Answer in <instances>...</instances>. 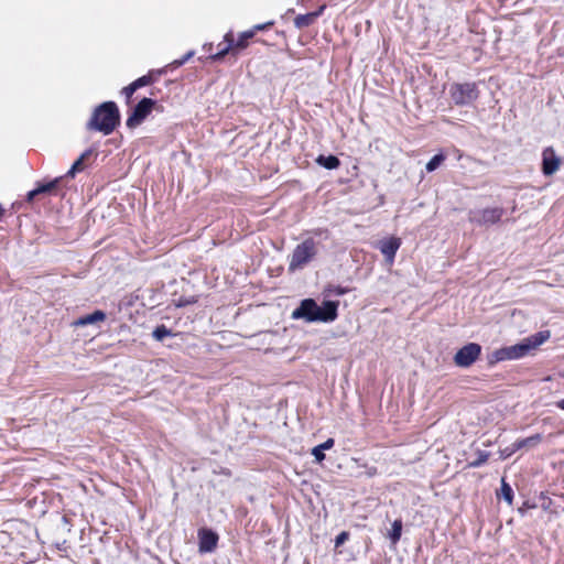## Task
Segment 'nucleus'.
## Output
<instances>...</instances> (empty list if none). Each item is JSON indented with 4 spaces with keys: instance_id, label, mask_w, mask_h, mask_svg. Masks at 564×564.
I'll return each instance as SVG.
<instances>
[{
    "instance_id": "obj_20",
    "label": "nucleus",
    "mask_w": 564,
    "mask_h": 564,
    "mask_svg": "<svg viewBox=\"0 0 564 564\" xmlns=\"http://www.w3.org/2000/svg\"><path fill=\"white\" fill-rule=\"evenodd\" d=\"M401 532H402V521L401 520H395L393 523H392V529L389 533V538L391 540V542L393 544H395L400 538H401Z\"/></svg>"
},
{
    "instance_id": "obj_1",
    "label": "nucleus",
    "mask_w": 564,
    "mask_h": 564,
    "mask_svg": "<svg viewBox=\"0 0 564 564\" xmlns=\"http://www.w3.org/2000/svg\"><path fill=\"white\" fill-rule=\"evenodd\" d=\"M338 305L337 301H324L318 305L315 300L305 299L292 312V318L304 319L307 323H330L338 316Z\"/></svg>"
},
{
    "instance_id": "obj_7",
    "label": "nucleus",
    "mask_w": 564,
    "mask_h": 564,
    "mask_svg": "<svg viewBox=\"0 0 564 564\" xmlns=\"http://www.w3.org/2000/svg\"><path fill=\"white\" fill-rule=\"evenodd\" d=\"M481 352L480 345L476 343H469L462 347L454 356V361L458 367H469L479 357Z\"/></svg>"
},
{
    "instance_id": "obj_19",
    "label": "nucleus",
    "mask_w": 564,
    "mask_h": 564,
    "mask_svg": "<svg viewBox=\"0 0 564 564\" xmlns=\"http://www.w3.org/2000/svg\"><path fill=\"white\" fill-rule=\"evenodd\" d=\"M225 41L227 42V45L224 47H220V51L212 56L213 59L218 61V59L223 58L228 53V51L232 47L234 39L230 33L226 34Z\"/></svg>"
},
{
    "instance_id": "obj_33",
    "label": "nucleus",
    "mask_w": 564,
    "mask_h": 564,
    "mask_svg": "<svg viewBox=\"0 0 564 564\" xmlns=\"http://www.w3.org/2000/svg\"><path fill=\"white\" fill-rule=\"evenodd\" d=\"M40 195V192H37V187L33 191L28 193V202H32L35 196Z\"/></svg>"
},
{
    "instance_id": "obj_2",
    "label": "nucleus",
    "mask_w": 564,
    "mask_h": 564,
    "mask_svg": "<svg viewBox=\"0 0 564 564\" xmlns=\"http://www.w3.org/2000/svg\"><path fill=\"white\" fill-rule=\"evenodd\" d=\"M120 115L113 101H106L97 107L87 124L88 129L110 134L119 124Z\"/></svg>"
},
{
    "instance_id": "obj_4",
    "label": "nucleus",
    "mask_w": 564,
    "mask_h": 564,
    "mask_svg": "<svg viewBox=\"0 0 564 564\" xmlns=\"http://www.w3.org/2000/svg\"><path fill=\"white\" fill-rule=\"evenodd\" d=\"M449 96L456 106L471 105L479 97L475 83H455L451 85Z\"/></svg>"
},
{
    "instance_id": "obj_31",
    "label": "nucleus",
    "mask_w": 564,
    "mask_h": 564,
    "mask_svg": "<svg viewBox=\"0 0 564 564\" xmlns=\"http://www.w3.org/2000/svg\"><path fill=\"white\" fill-rule=\"evenodd\" d=\"M194 52H188L186 55H184L183 58L175 61L174 64L177 66L183 65L186 61H188L193 56Z\"/></svg>"
},
{
    "instance_id": "obj_30",
    "label": "nucleus",
    "mask_w": 564,
    "mask_h": 564,
    "mask_svg": "<svg viewBox=\"0 0 564 564\" xmlns=\"http://www.w3.org/2000/svg\"><path fill=\"white\" fill-rule=\"evenodd\" d=\"M273 24H274L273 21H269V22H265L262 24H256L250 31H254V33L258 31H264V30H268L269 28H271Z\"/></svg>"
},
{
    "instance_id": "obj_28",
    "label": "nucleus",
    "mask_w": 564,
    "mask_h": 564,
    "mask_svg": "<svg viewBox=\"0 0 564 564\" xmlns=\"http://www.w3.org/2000/svg\"><path fill=\"white\" fill-rule=\"evenodd\" d=\"M137 90H138V88L134 86L133 83H131L130 85H128L127 87H124L122 89V94L126 96L128 102L130 101V98Z\"/></svg>"
},
{
    "instance_id": "obj_26",
    "label": "nucleus",
    "mask_w": 564,
    "mask_h": 564,
    "mask_svg": "<svg viewBox=\"0 0 564 564\" xmlns=\"http://www.w3.org/2000/svg\"><path fill=\"white\" fill-rule=\"evenodd\" d=\"M489 458V453L487 452H479L478 453V457L477 459L473 460L469 463V466L470 467H480L481 465H484Z\"/></svg>"
},
{
    "instance_id": "obj_16",
    "label": "nucleus",
    "mask_w": 564,
    "mask_h": 564,
    "mask_svg": "<svg viewBox=\"0 0 564 564\" xmlns=\"http://www.w3.org/2000/svg\"><path fill=\"white\" fill-rule=\"evenodd\" d=\"M334 446V440L328 438L324 443L312 448V455L315 457L317 463H322L325 459L324 451L329 449Z\"/></svg>"
},
{
    "instance_id": "obj_29",
    "label": "nucleus",
    "mask_w": 564,
    "mask_h": 564,
    "mask_svg": "<svg viewBox=\"0 0 564 564\" xmlns=\"http://www.w3.org/2000/svg\"><path fill=\"white\" fill-rule=\"evenodd\" d=\"M349 534L347 532H340L335 539V546L344 544L348 540Z\"/></svg>"
},
{
    "instance_id": "obj_13",
    "label": "nucleus",
    "mask_w": 564,
    "mask_h": 564,
    "mask_svg": "<svg viewBox=\"0 0 564 564\" xmlns=\"http://www.w3.org/2000/svg\"><path fill=\"white\" fill-rule=\"evenodd\" d=\"M323 9H324V7H322L318 11L297 15L294 19V25L297 29H303V28L310 26L319 17V14L322 13Z\"/></svg>"
},
{
    "instance_id": "obj_15",
    "label": "nucleus",
    "mask_w": 564,
    "mask_h": 564,
    "mask_svg": "<svg viewBox=\"0 0 564 564\" xmlns=\"http://www.w3.org/2000/svg\"><path fill=\"white\" fill-rule=\"evenodd\" d=\"M93 154L91 150H86L70 166L68 172L65 174L67 177H74L76 173L84 170L85 165L84 162L87 158H89Z\"/></svg>"
},
{
    "instance_id": "obj_12",
    "label": "nucleus",
    "mask_w": 564,
    "mask_h": 564,
    "mask_svg": "<svg viewBox=\"0 0 564 564\" xmlns=\"http://www.w3.org/2000/svg\"><path fill=\"white\" fill-rule=\"evenodd\" d=\"M542 442V435L541 434H534L527 438L518 440L512 444L511 453H514L516 451L525 448L531 449L536 447Z\"/></svg>"
},
{
    "instance_id": "obj_10",
    "label": "nucleus",
    "mask_w": 564,
    "mask_h": 564,
    "mask_svg": "<svg viewBox=\"0 0 564 564\" xmlns=\"http://www.w3.org/2000/svg\"><path fill=\"white\" fill-rule=\"evenodd\" d=\"M218 535L209 529H199L198 550L200 553L213 552L217 546Z\"/></svg>"
},
{
    "instance_id": "obj_17",
    "label": "nucleus",
    "mask_w": 564,
    "mask_h": 564,
    "mask_svg": "<svg viewBox=\"0 0 564 564\" xmlns=\"http://www.w3.org/2000/svg\"><path fill=\"white\" fill-rule=\"evenodd\" d=\"M316 162L327 169V170H334V169H337L340 164V161L337 156L335 155H328V156H324V155H319L317 159H316Z\"/></svg>"
},
{
    "instance_id": "obj_6",
    "label": "nucleus",
    "mask_w": 564,
    "mask_h": 564,
    "mask_svg": "<svg viewBox=\"0 0 564 564\" xmlns=\"http://www.w3.org/2000/svg\"><path fill=\"white\" fill-rule=\"evenodd\" d=\"M503 215V208H484L478 210H470L468 213V219L479 226H488L498 223Z\"/></svg>"
},
{
    "instance_id": "obj_18",
    "label": "nucleus",
    "mask_w": 564,
    "mask_h": 564,
    "mask_svg": "<svg viewBox=\"0 0 564 564\" xmlns=\"http://www.w3.org/2000/svg\"><path fill=\"white\" fill-rule=\"evenodd\" d=\"M550 337L549 332H540L532 337L527 338L530 346H532V350L542 345Z\"/></svg>"
},
{
    "instance_id": "obj_11",
    "label": "nucleus",
    "mask_w": 564,
    "mask_h": 564,
    "mask_svg": "<svg viewBox=\"0 0 564 564\" xmlns=\"http://www.w3.org/2000/svg\"><path fill=\"white\" fill-rule=\"evenodd\" d=\"M542 172L544 175H553L560 167V159L552 148H546L542 153Z\"/></svg>"
},
{
    "instance_id": "obj_35",
    "label": "nucleus",
    "mask_w": 564,
    "mask_h": 564,
    "mask_svg": "<svg viewBox=\"0 0 564 564\" xmlns=\"http://www.w3.org/2000/svg\"><path fill=\"white\" fill-rule=\"evenodd\" d=\"M557 406H558L560 409L564 410V399H562V400H560V401L557 402Z\"/></svg>"
},
{
    "instance_id": "obj_22",
    "label": "nucleus",
    "mask_w": 564,
    "mask_h": 564,
    "mask_svg": "<svg viewBox=\"0 0 564 564\" xmlns=\"http://www.w3.org/2000/svg\"><path fill=\"white\" fill-rule=\"evenodd\" d=\"M172 332L165 325H160L155 327L152 333V336L155 340L162 341L165 337L171 336Z\"/></svg>"
},
{
    "instance_id": "obj_32",
    "label": "nucleus",
    "mask_w": 564,
    "mask_h": 564,
    "mask_svg": "<svg viewBox=\"0 0 564 564\" xmlns=\"http://www.w3.org/2000/svg\"><path fill=\"white\" fill-rule=\"evenodd\" d=\"M347 292H348V289H346V288H341V286H335V288L333 289V293H334L335 295H344V294H346Z\"/></svg>"
},
{
    "instance_id": "obj_34",
    "label": "nucleus",
    "mask_w": 564,
    "mask_h": 564,
    "mask_svg": "<svg viewBox=\"0 0 564 564\" xmlns=\"http://www.w3.org/2000/svg\"><path fill=\"white\" fill-rule=\"evenodd\" d=\"M511 449H512V445L510 447H507L506 449H503L501 453L503 455V457H508L510 456L512 453H511Z\"/></svg>"
},
{
    "instance_id": "obj_27",
    "label": "nucleus",
    "mask_w": 564,
    "mask_h": 564,
    "mask_svg": "<svg viewBox=\"0 0 564 564\" xmlns=\"http://www.w3.org/2000/svg\"><path fill=\"white\" fill-rule=\"evenodd\" d=\"M132 83L139 89V88H141L143 86L150 85L152 83V77L151 76H142V77L135 79Z\"/></svg>"
},
{
    "instance_id": "obj_5",
    "label": "nucleus",
    "mask_w": 564,
    "mask_h": 564,
    "mask_svg": "<svg viewBox=\"0 0 564 564\" xmlns=\"http://www.w3.org/2000/svg\"><path fill=\"white\" fill-rule=\"evenodd\" d=\"M531 350L532 346L525 338L519 344L497 349L492 357L495 361L513 360L527 356Z\"/></svg>"
},
{
    "instance_id": "obj_9",
    "label": "nucleus",
    "mask_w": 564,
    "mask_h": 564,
    "mask_svg": "<svg viewBox=\"0 0 564 564\" xmlns=\"http://www.w3.org/2000/svg\"><path fill=\"white\" fill-rule=\"evenodd\" d=\"M401 246V239L397 237H390L378 241L377 248L384 256L386 262L389 265L393 264L397 251Z\"/></svg>"
},
{
    "instance_id": "obj_24",
    "label": "nucleus",
    "mask_w": 564,
    "mask_h": 564,
    "mask_svg": "<svg viewBox=\"0 0 564 564\" xmlns=\"http://www.w3.org/2000/svg\"><path fill=\"white\" fill-rule=\"evenodd\" d=\"M501 496L502 498L509 503L511 505L512 503V499H513V491L511 489V487L505 481V479H502L501 481Z\"/></svg>"
},
{
    "instance_id": "obj_23",
    "label": "nucleus",
    "mask_w": 564,
    "mask_h": 564,
    "mask_svg": "<svg viewBox=\"0 0 564 564\" xmlns=\"http://www.w3.org/2000/svg\"><path fill=\"white\" fill-rule=\"evenodd\" d=\"M62 178H63V176H59L46 184L39 185L37 192H40V194L51 193L53 189H55L57 187V185L59 184Z\"/></svg>"
},
{
    "instance_id": "obj_14",
    "label": "nucleus",
    "mask_w": 564,
    "mask_h": 564,
    "mask_svg": "<svg viewBox=\"0 0 564 564\" xmlns=\"http://www.w3.org/2000/svg\"><path fill=\"white\" fill-rule=\"evenodd\" d=\"M106 318V314L102 311H95L91 314L85 315L76 319L73 325L78 326H86L89 324H95L97 322H102Z\"/></svg>"
},
{
    "instance_id": "obj_8",
    "label": "nucleus",
    "mask_w": 564,
    "mask_h": 564,
    "mask_svg": "<svg viewBox=\"0 0 564 564\" xmlns=\"http://www.w3.org/2000/svg\"><path fill=\"white\" fill-rule=\"evenodd\" d=\"M155 101L151 98H143L132 110L131 115L127 119V126L129 128H135L142 123V121L150 115Z\"/></svg>"
},
{
    "instance_id": "obj_21",
    "label": "nucleus",
    "mask_w": 564,
    "mask_h": 564,
    "mask_svg": "<svg viewBox=\"0 0 564 564\" xmlns=\"http://www.w3.org/2000/svg\"><path fill=\"white\" fill-rule=\"evenodd\" d=\"M446 156L443 153H438L434 155L427 163H426V171L433 172L435 171L444 161Z\"/></svg>"
},
{
    "instance_id": "obj_3",
    "label": "nucleus",
    "mask_w": 564,
    "mask_h": 564,
    "mask_svg": "<svg viewBox=\"0 0 564 564\" xmlns=\"http://www.w3.org/2000/svg\"><path fill=\"white\" fill-rule=\"evenodd\" d=\"M317 252L318 243L311 237L304 239L294 248L290 257L289 271L294 272L303 269L316 257Z\"/></svg>"
},
{
    "instance_id": "obj_25",
    "label": "nucleus",
    "mask_w": 564,
    "mask_h": 564,
    "mask_svg": "<svg viewBox=\"0 0 564 564\" xmlns=\"http://www.w3.org/2000/svg\"><path fill=\"white\" fill-rule=\"evenodd\" d=\"M254 36V31H245L240 34L238 41L236 42V47L245 48L248 44V40Z\"/></svg>"
}]
</instances>
